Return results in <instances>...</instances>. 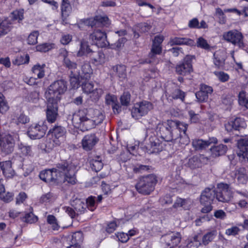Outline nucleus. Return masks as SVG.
<instances>
[{"label":"nucleus","mask_w":248,"mask_h":248,"mask_svg":"<svg viewBox=\"0 0 248 248\" xmlns=\"http://www.w3.org/2000/svg\"><path fill=\"white\" fill-rule=\"evenodd\" d=\"M66 90L67 84L65 80L60 79L53 82L49 85L45 93L47 101L58 103L61 99V95Z\"/></svg>","instance_id":"nucleus-4"},{"label":"nucleus","mask_w":248,"mask_h":248,"mask_svg":"<svg viewBox=\"0 0 248 248\" xmlns=\"http://www.w3.org/2000/svg\"><path fill=\"white\" fill-rule=\"evenodd\" d=\"M213 91V90L211 87L205 84H202L200 90L195 93V95L199 102H204L208 99L209 95L211 94Z\"/></svg>","instance_id":"nucleus-23"},{"label":"nucleus","mask_w":248,"mask_h":248,"mask_svg":"<svg viewBox=\"0 0 248 248\" xmlns=\"http://www.w3.org/2000/svg\"><path fill=\"white\" fill-rule=\"evenodd\" d=\"M88 25L92 28L108 26L109 24L108 17L100 15L96 16L93 18L88 19Z\"/></svg>","instance_id":"nucleus-25"},{"label":"nucleus","mask_w":248,"mask_h":248,"mask_svg":"<svg viewBox=\"0 0 248 248\" xmlns=\"http://www.w3.org/2000/svg\"><path fill=\"white\" fill-rule=\"evenodd\" d=\"M181 235L179 232H171L162 236L161 241L166 245L165 248H171L177 246L181 242Z\"/></svg>","instance_id":"nucleus-15"},{"label":"nucleus","mask_w":248,"mask_h":248,"mask_svg":"<svg viewBox=\"0 0 248 248\" xmlns=\"http://www.w3.org/2000/svg\"><path fill=\"white\" fill-rule=\"evenodd\" d=\"M75 170L76 166L72 162L63 161L58 163L55 168L41 171L39 177L46 183L59 184L67 182L74 185L77 182Z\"/></svg>","instance_id":"nucleus-1"},{"label":"nucleus","mask_w":248,"mask_h":248,"mask_svg":"<svg viewBox=\"0 0 248 248\" xmlns=\"http://www.w3.org/2000/svg\"><path fill=\"white\" fill-rule=\"evenodd\" d=\"M80 77L85 79H89L92 74V69L89 63H84L81 67V71L78 70Z\"/></svg>","instance_id":"nucleus-36"},{"label":"nucleus","mask_w":248,"mask_h":248,"mask_svg":"<svg viewBox=\"0 0 248 248\" xmlns=\"http://www.w3.org/2000/svg\"><path fill=\"white\" fill-rule=\"evenodd\" d=\"M37 217L32 212L26 214L23 218V221L29 223H34L37 221Z\"/></svg>","instance_id":"nucleus-56"},{"label":"nucleus","mask_w":248,"mask_h":248,"mask_svg":"<svg viewBox=\"0 0 248 248\" xmlns=\"http://www.w3.org/2000/svg\"><path fill=\"white\" fill-rule=\"evenodd\" d=\"M214 74L217 76L218 79L222 82H226L229 79V76L224 72L216 71L214 72Z\"/></svg>","instance_id":"nucleus-62"},{"label":"nucleus","mask_w":248,"mask_h":248,"mask_svg":"<svg viewBox=\"0 0 248 248\" xmlns=\"http://www.w3.org/2000/svg\"><path fill=\"white\" fill-rule=\"evenodd\" d=\"M47 222L48 223L52 225L53 230H58L59 226L57 223L55 217L53 215H48L47 217Z\"/></svg>","instance_id":"nucleus-60"},{"label":"nucleus","mask_w":248,"mask_h":248,"mask_svg":"<svg viewBox=\"0 0 248 248\" xmlns=\"http://www.w3.org/2000/svg\"><path fill=\"white\" fill-rule=\"evenodd\" d=\"M47 102L46 120L48 123H53L58 117V103L52 101H47Z\"/></svg>","instance_id":"nucleus-19"},{"label":"nucleus","mask_w":248,"mask_h":248,"mask_svg":"<svg viewBox=\"0 0 248 248\" xmlns=\"http://www.w3.org/2000/svg\"><path fill=\"white\" fill-rule=\"evenodd\" d=\"M216 193V199L219 202H227L230 201L232 198V192L230 185L227 184H218Z\"/></svg>","instance_id":"nucleus-7"},{"label":"nucleus","mask_w":248,"mask_h":248,"mask_svg":"<svg viewBox=\"0 0 248 248\" xmlns=\"http://www.w3.org/2000/svg\"><path fill=\"white\" fill-rule=\"evenodd\" d=\"M9 109L7 100L2 94L0 93V113H5Z\"/></svg>","instance_id":"nucleus-48"},{"label":"nucleus","mask_w":248,"mask_h":248,"mask_svg":"<svg viewBox=\"0 0 248 248\" xmlns=\"http://www.w3.org/2000/svg\"><path fill=\"white\" fill-rule=\"evenodd\" d=\"M153 108L152 104L146 101L136 103L131 110L132 116L135 119H139L147 114Z\"/></svg>","instance_id":"nucleus-9"},{"label":"nucleus","mask_w":248,"mask_h":248,"mask_svg":"<svg viewBox=\"0 0 248 248\" xmlns=\"http://www.w3.org/2000/svg\"><path fill=\"white\" fill-rule=\"evenodd\" d=\"M228 148L226 145L220 144L217 146L212 147L211 152L213 157H217L224 155L227 152Z\"/></svg>","instance_id":"nucleus-37"},{"label":"nucleus","mask_w":248,"mask_h":248,"mask_svg":"<svg viewBox=\"0 0 248 248\" xmlns=\"http://www.w3.org/2000/svg\"><path fill=\"white\" fill-rule=\"evenodd\" d=\"M72 10V7L68 0H62L61 11L62 16H68Z\"/></svg>","instance_id":"nucleus-41"},{"label":"nucleus","mask_w":248,"mask_h":248,"mask_svg":"<svg viewBox=\"0 0 248 248\" xmlns=\"http://www.w3.org/2000/svg\"><path fill=\"white\" fill-rule=\"evenodd\" d=\"M39 35L38 31H34L30 33L27 39L28 44L34 45L37 43V38Z\"/></svg>","instance_id":"nucleus-55"},{"label":"nucleus","mask_w":248,"mask_h":248,"mask_svg":"<svg viewBox=\"0 0 248 248\" xmlns=\"http://www.w3.org/2000/svg\"><path fill=\"white\" fill-rule=\"evenodd\" d=\"M89 38L100 47H105L109 45L106 33L100 29L94 30L90 35Z\"/></svg>","instance_id":"nucleus-12"},{"label":"nucleus","mask_w":248,"mask_h":248,"mask_svg":"<svg viewBox=\"0 0 248 248\" xmlns=\"http://www.w3.org/2000/svg\"><path fill=\"white\" fill-rule=\"evenodd\" d=\"M90 163L92 170L96 172L99 171L103 168V164L101 160L90 161Z\"/></svg>","instance_id":"nucleus-61"},{"label":"nucleus","mask_w":248,"mask_h":248,"mask_svg":"<svg viewBox=\"0 0 248 248\" xmlns=\"http://www.w3.org/2000/svg\"><path fill=\"white\" fill-rule=\"evenodd\" d=\"M12 29V23L11 21L5 18L0 21V36L8 33Z\"/></svg>","instance_id":"nucleus-38"},{"label":"nucleus","mask_w":248,"mask_h":248,"mask_svg":"<svg viewBox=\"0 0 248 248\" xmlns=\"http://www.w3.org/2000/svg\"><path fill=\"white\" fill-rule=\"evenodd\" d=\"M80 77L78 70L76 73L71 74L70 75V82L73 88H78L79 84V78Z\"/></svg>","instance_id":"nucleus-45"},{"label":"nucleus","mask_w":248,"mask_h":248,"mask_svg":"<svg viewBox=\"0 0 248 248\" xmlns=\"http://www.w3.org/2000/svg\"><path fill=\"white\" fill-rule=\"evenodd\" d=\"M11 18L13 20L21 21L23 19V10H16L12 13Z\"/></svg>","instance_id":"nucleus-63"},{"label":"nucleus","mask_w":248,"mask_h":248,"mask_svg":"<svg viewBox=\"0 0 248 248\" xmlns=\"http://www.w3.org/2000/svg\"><path fill=\"white\" fill-rule=\"evenodd\" d=\"M83 240V233L81 232H74L72 235L69 236L66 240V242L75 245L80 246Z\"/></svg>","instance_id":"nucleus-35"},{"label":"nucleus","mask_w":248,"mask_h":248,"mask_svg":"<svg viewBox=\"0 0 248 248\" xmlns=\"http://www.w3.org/2000/svg\"><path fill=\"white\" fill-rule=\"evenodd\" d=\"M18 147L23 155L26 156H31L32 155V151L31 146L21 143L19 145Z\"/></svg>","instance_id":"nucleus-51"},{"label":"nucleus","mask_w":248,"mask_h":248,"mask_svg":"<svg viewBox=\"0 0 248 248\" xmlns=\"http://www.w3.org/2000/svg\"><path fill=\"white\" fill-rule=\"evenodd\" d=\"M92 51L93 50L90 48L88 42L82 40L80 43V48L77 53V56L82 57L85 56L89 57Z\"/></svg>","instance_id":"nucleus-33"},{"label":"nucleus","mask_w":248,"mask_h":248,"mask_svg":"<svg viewBox=\"0 0 248 248\" xmlns=\"http://www.w3.org/2000/svg\"><path fill=\"white\" fill-rule=\"evenodd\" d=\"M88 111L89 116L93 120L96 125L101 124L104 120L105 116L99 110L90 108Z\"/></svg>","instance_id":"nucleus-30"},{"label":"nucleus","mask_w":248,"mask_h":248,"mask_svg":"<svg viewBox=\"0 0 248 248\" xmlns=\"http://www.w3.org/2000/svg\"><path fill=\"white\" fill-rule=\"evenodd\" d=\"M49 132L51 134V137L58 141L61 144L63 142L66 130L65 128L60 125H55L50 129Z\"/></svg>","instance_id":"nucleus-21"},{"label":"nucleus","mask_w":248,"mask_h":248,"mask_svg":"<svg viewBox=\"0 0 248 248\" xmlns=\"http://www.w3.org/2000/svg\"><path fill=\"white\" fill-rule=\"evenodd\" d=\"M236 154L241 162H248V136L238 140Z\"/></svg>","instance_id":"nucleus-10"},{"label":"nucleus","mask_w":248,"mask_h":248,"mask_svg":"<svg viewBox=\"0 0 248 248\" xmlns=\"http://www.w3.org/2000/svg\"><path fill=\"white\" fill-rule=\"evenodd\" d=\"M156 181V177L153 174L143 176L139 179L136 185V188L140 193L150 194L154 190Z\"/></svg>","instance_id":"nucleus-5"},{"label":"nucleus","mask_w":248,"mask_h":248,"mask_svg":"<svg viewBox=\"0 0 248 248\" xmlns=\"http://www.w3.org/2000/svg\"><path fill=\"white\" fill-rule=\"evenodd\" d=\"M188 124L178 121L168 120L166 122L159 123L155 132L157 135L165 141H173L180 139L181 144L187 145L190 140L186 133Z\"/></svg>","instance_id":"nucleus-2"},{"label":"nucleus","mask_w":248,"mask_h":248,"mask_svg":"<svg viewBox=\"0 0 248 248\" xmlns=\"http://www.w3.org/2000/svg\"><path fill=\"white\" fill-rule=\"evenodd\" d=\"M165 93L167 99L170 100L179 99L183 101L185 97V93L174 83L170 85L167 88Z\"/></svg>","instance_id":"nucleus-13"},{"label":"nucleus","mask_w":248,"mask_h":248,"mask_svg":"<svg viewBox=\"0 0 248 248\" xmlns=\"http://www.w3.org/2000/svg\"><path fill=\"white\" fill-rule=\"evenodd\" d=\"M213 62L216 67L223 69L227 58L225 52L222 50L216 51L213 55Z\"/></svg>","instance_id":"nucleus-26"},{"label":"nucleus","mask_w":248,"mask_h":248,"mask_svg":"<svg viewBox=\"0 0 248 248\" xmlns=\"http://www.w3.org/2000/svg\"><path fill=\"white\" fill-rule=\"evenodd\" d=\"M82 88L83 92L87 94H90L94 89L93 84L91 82H85L83 83Z\"/></svg>","instance_id":"nucleus-59"},{"label":"nucleus","mask_w":248,"mask_h":248,"mask_svg":"<svg viewBox=\"0 0 248 248\" xmlns=\"http://www.w3.org/2000/svg\"><path fill=\"white\" fill-rule=\"evenodd\" d=\"M155 133V131H154L151 129H147L146 131V136L149 137L148 145L151 148H153L151 153L157 152L160 149L159 146L161 144V141L158 139L159 137Z\"/></svg>","instance_id":"nucleus-18"},{"label":"nucleus","mask_w":248,"mask_h":248,"mask_svg":"<svg viewBox=\"0 0 248 248\" xmlns=\"http://www.w3.org/2000/svg\"><path fill=\"white\" fill-rule=\"evenodd\" d=\"M15 141L12 136L6 135L3 138V144L1 145V151L5 155L12 153L14 150Z\"/></svg>","instance_id":"nucleus-22"},{"label":"nucleus","mask_w":248,"mask_h":248,"mask_svg":"<svg viewBox=\"0 0 248 248\" xmlns=\"http://www.w3.org/2000/svg\"><path fill=\"white\" fill-rule=\"evenodd\" d=\"M163 40V36L157 35L155 36L153 42L151 51L148 54V58L145 59L143 63L155 64L157 62L156 55L161 53L162 47L161 44Z\"/></svg>","instance_id":"nucleus-6"},{"label":"nucleus","mask_w":248,"mask_h":248,"mask_svg":"<svg viewBox=\"0 0 248 248\" xmlns=\"http://www.w3.org/2000/svg\"><path fill=\"white\" fill-rule=\"evenodd\" d=\"M232 121L237 131H239L241 128H242L246 126L245 122L244 119L236 118L233 121Z\"/></svg>","instance_id":"nucleus-54"},{"label":"nucleus","mask_w":248,"mask_h":248,"mask_svg":"<svg viewBox=\"0 0 248 248\" xmlns=\"http://www.w3.org/2000/svg\"><path fill=\"white\" fill-rule=\"evenodd\" d=\"M0 168L3 175L7 178L12 177L15 174V171L12 167V162L10 161L0 162Z\"/></svg>","instance_id":"nucleus-27"},{"label":"nucleus","mask_w":248,"mask_h":248,"mask_svg":"<svg viewBox=\"0 0 248 248\" xmlns=\"http://www.w3.org/2000/svg\"><path fill=\"white\" fill-rule=\"evenodd\" d=\"M67 52L65 50L64 54H63V63L64 66L71 70V74L76 73L77 69V64L73 62H72L67 57Z\"/></svg>","instance_id":"nucleus-39"},{"label":"nucleus","mask_w":248,"mask_h":248,"mask_svg":"<svg viewBox=\"0 0 248 248\" xmlns=\"http://www.w3.org/2000/svg\"><path fill=\"white\" fill-rule=\"evenodd\" d=\"M217 141V138L215 137L209 138L207 140L202 139H194L192 142L193 147L196 150H203L212 143H216Z\"/></svg>","instance_id":"nucleus-20"},{"label":"nucleus","mask_w":248,"mask_h":248,"mask_svg":"<svg viewBox=\"0 0 248 248\" xmlns=\"http://www.w3.org/2000/svg\"><path fill=\"white\" fill-rule=\"evenodd\" d=\"M216 235L217 232L215 231L208 232L202 238V244L204 245L208 244L214 239Z\"/></svg>","instance_id":"nucleus-47"},{"label":"nucleus","mask_w":248,"mask_h":248,"mask_svg":"<svg viewBox=\"0 0 248 248\" xmlns=\"http://www.w3.org/2000/svg\"><path fill=\"white\" fill-rule=\"evenodd\" d=\"M191 203L192 202L189 199L177 198L173 205V207L174 208L182 207L185 210H189L191 207Z\"/></svg>","instance_id":"nucleus-34"},{"label":"nucleus","mask_w":248,"mask_h":248,"mask_svg":"<svg viewBox=\"0 0 248 248\" xmlns=\"http://www.w3.org/2000/svg\"><path fill=\"white\" fill-rule=\"evenodd\" d=\"M239 103L248 108V94L244 91H241L238 95Z\"/></svg>","instance_id":"nucleus-49"},{"label":"nucleus","mask_w":248,"mask_h":248,"mask_svg":"<svg viewBox=\"0 0 248 248\" xmlns=\"http://www.w3.org/2000/svg\"><path fill=\"white\" fill-rule=\"evenodd\" d=\"M215 197H216V193L214 189L205 188L201 195V203L202 204H206V203H212Z\"/></svg>","instance_id":"nucleus-24"},{"label":"nucleus","mask_w":248,"mask_h":248,"mask_svg":"<svg viewBox=\"0 0 248 248\" xmlns=\"http://www.w3.org/2000/svg\"><path fill=\"white\" fill-rule=\"evenodd\" d=\"M61 144L58 141L51 137L47 139L44 145H41L40 148L46 153H49L55 147L59 146Z\"/></svg>","instance_id":"nucleus-32"},{"label":"nucleus","mask_w":248,"mask_h":248,"mask_svg":"<svg viewBox=\"0 0 248 248\" xmlns=\"http://www.w3.org/2000/svg\"><path fill=\"white\" fill-rule=\"evenodd\" d=\"M120 101L123 106H127L130 102V94L128 92H124L121 96Z\"/></svg>","instance_id":"nucleus-58"},{"label":"nucleus","mask_w":248,"mask_h":248,"mask_svg":"<svg viewBox=\"0 0 248 248\" xmlns=\"http://www.w3.org/2000/svg\"><path fill=\"white\" fill-rule=\"evenodd\" d=\"M30 60V57L28 54L17 56L13 61V63L15 65H20L28 63Z\"/></svg>","instance_id":"nucleus-42"},{"label":"nucleus","mask_w":248,"mask_h":248,"mask_svg":"<svg viewBox=\"0 0 248 248\" xmlns=\"http://www.w3.org/2000/svg\"><path fill=\"white\" fill-rule=\"evenodd\" d=\"M151 167L148 165L137 164L133 168V171L136 173H142L151 170Z\"/></svg>","instance_id":"nucleus-52"},{"label":"nucleus","mask_w":248,"mask_h":248,"mask_svg":"<svg viewBox=\"0 0 248 248\" xmlns=\"http://www.w3.org/2000/svg\"><path fill=\"white\" fill-rule=\"evenodd\" d=\"M95 198V197L91 196L86 200V203L85 204L87 205V207L92 211H94L96 207Z\"/></svg>","instance_id":"nucleus-57"},{"label":"nucleus","mask_w":248,"mask_h":248,"mask_svg":"<svg viewBox=\"0 0 248 248\" xmlns=\"http://www.w3.org/2000/svg\"><path fill=\"white\" fill-rule=\"evenodd\" d=\"M195 59V57L194 55H186L182 62L176 65L175 67L176 73L182 76L189 74L193 71L192 62Z\"/></svg>","instance_id":"nucleus-8"},{"label":"nucleus","mask_w":248,"mask_h":248,"mask_svg":"<svg viewBox=\"0 0 248 248\" xmlns=\"http://www.w3.org/2000/svg\"><path fill=\"white\" fill-rule=\"evenodd\" d=\"M46 66V65L45 64H36L34 65L31 71L32 72V73L34 75L37 76V78H42L45 76V70L44 68Z\"/></svg>","instance_id":"nucleus-40"},{"label":"nucleus","mask_w":248,"mask_h":248,"mask_svg":"<svg viewBox=\"0 0 248 248\" xmlns=\"http://www.w3.org/2000/svg\"><path fill=\"white\" fill-rule=\"evenodd\" d=\"M197 45L198 47L209 50L212 47L211 46L207 43V41L202 37H200L197 41Z\"/></svg>","instance_id":"nucleus-53"},{"label":"nucleus","mask_w":248,"mask_h":248,"mask_svg":"<svg viewBox=\"0 0 248 248\" xmlns=\"http://www.w3.org/2000/svg\"><path fill=\"white\" fill-rule=\"evenodd\" d=\"M235 175L239 184L246 185L248 182L247 170L245 168H240L236 170Z\"/></svg>","instance_id":"nucleus-29"},{"label":"nucleus","mask_w":248,"mask_h":248,"mask_svg":"<svg viewBox=\"0 0 248 248\" xmlns=\"http://www.w3.org/2000/svg\"><path fill=\"white\" fill-rule=\"evenodd\" d=\"M46 127L43 124H33L30 126L28 135L32 139H39L46 133Z\"/></svg>","instance_id":"nucleus-17"},{"label":"nucleus","mask_w":248,"mask_h":248,"mask_svg":"<svg viewBox=\"0 0 248 248\" xmlns=\"http://www.w3.org/2000/svg\"><path fill=\"white\" fill-rule=\"evenodd\" d=\"M72 121L75 127L85 130L92 129L96 125L93 120L89 116L88 109L85 108L79 109L73 114Z\"/></svg>","instance_id":"nucleus-3"},{"label":"nucleus","mask_w":248,"mask_h":248,"mask_svg":"<svg viewBox=\"0 0 248 248\" xmlns=\"http://www.w3.org/2000/svg\"><path fill=\"white\" fill-rule=\"evenodd\" d=\"M201 245L199 236L198 235L188 239L187 248H198Z\"/></svg>","instance_id":"nucleus-44"},{"label":"nucleus","mask_w":248,"mask_h":248,"mask_svg":"<svg viewBox=\"0 0 248 248\" xmlns=\"http://www.w3.org/2000/svg\"><path fill=\"white\" fill-rule=\"evenodd\" d=\"M39 99V93L37 91H33L30 93L28 100L32 103H36Z\"/></svg>","instance_id":"nucleus-64"},{"label":"nucleus","mask_w":248,"mask_h":248,"mask_svg":"<svg viewBox=\"0 0 248 248\" xmlns=\"http://www.w3.org/2000/svg\"><path fill=\"white\" fill-rule=\"evenodd\" d=\"M92 61V62L95 65H101L106 62L104 54L101 51H92L89 57Z\"/></svg>","instance_id":"nucleus-28"},{"label":"nucleus","mask_w":248,"mask_h":248,"mask_svg":"<svg viewBox=\"0 0 248 248\" xmlns=\"http://www.w3.org/2000/svg\"><path fill=\"white\" fill-rule=\"evenodd\" d=\"M223 38L227 42L238 46L239 48L245 47L243 42V36L241 32L233 30L225 32L223 35Z\"/></svg>","instance_id":"nucleus-11"},{"label":"nucleus","mask_w":248,"mask_h":248,"mask_svg":"<svg viewBox=\"0 0 248 248\" xmlns=\"http://www.w3.org/2000/svg\"><path fill=\"white\" fill-rule=\"evenodd\" d=\"M170 43L171 46L173 45H187L194 46L195 42L194 40L190 38L184 37H174L170 40Z\"/></svg>","instance_id":"nucleus-31"},{"label":"nucleus","mask_w":248,"mask_h":248,"mask_svg":"<svg viewBox=\"0 0 248 248\" xmlns=\"http://www.w3.org/2000/svg\"><path fill=\"white\" fill-rule=\"evenodd\" d=\"M113 70L117 73L119 78L124 79L126 78V67L124 65H118L114 66Z\"/></svg>","instance_id":"nucleus-43"},{"label":"nucleus","mask_w":248,"mask_h":248,"mask_svg":"<svg viewBox=\"0 0 248 248\" xmlns=\"http://www.w3.org/2000/svg\"><path fill=\"white\" fill-rule=\"evenodd\" d=\"M73 206L74 209L70 207H65V212L71 218H74L77 215L84 213L87 207L86 204L80 200H76Z\"/></svg>","instance_id":"nucleus-14"},{"label":"nucleus","mask_w":248,"mask_h":248,"mask_svg":"<svg viewBox=\"0 0 248 248\" xmlns=\"http://www.w3.org/2000/svg\"><path fill=\"white\" fill-rule=\"evenodd\" d=\"M201 165L200 161L197 156H193L189 159L187 165L191 169L199 168Z\"/></svg>","instance_id":"nucleus-50"},{"label":"nucleus","mask_w":248,"mask_h":248,"mask_svg":"<svg viewBox=\"0 0 248 248\" xmlns=\"http://www.w3.org/2000/svg\"><path fill=\"white\" fill-rule=\"evenodd\" d=\"M103 93V90L101 88H95L93 92L90 93L89 97L92 101L96 102L100 99Z\"/></svg>","instance_id":"nucleus-46"},{"label":"nucleus","mask_w":248,"mask_h":248,"mask_svg":"<svg viewBox=\"0 0 248 248\" xmlns=\"http://www.w3.org/2000/svg\"><path fill=\"white\" fill-rule=\"evenodd\" d=\"M99 141V138L94 133L85 135L81 140V147L86 151L92 150Z\"/></svg>","instance_id":"nucleus-16"}]
</instances>
